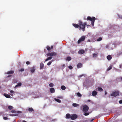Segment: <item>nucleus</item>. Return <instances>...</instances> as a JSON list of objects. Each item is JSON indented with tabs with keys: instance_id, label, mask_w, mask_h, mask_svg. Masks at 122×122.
I'll use <instances>...</instances> for the list:
<instances>
[{
	"instance_id": "c03bdc74",
	"label": "nucleus",
	"mask_w": 122,
	"mask_h": 122,
	"mask_svg": "<svg viewBox=\"0 0 122 122\" xmlns=\"http://www.w3.org/2000/svg\"><path fill=\"white\" fill-rule=\"evenodd\" d=\"M21 111H17V113H21Z\"/></svg>"
},
{
	"instance_id": "8fccbe9b",
	"label": "nucleus",
	"mask_w": 122,
	"mask_h": 122,
	"mask_svg": "<svg viewBox=\"0 0 122 122\" xmlns=\"http://www.w3.org/2000/svg\"><path fill=\"white\" fill-rule=\"evenodd\" d=\"M88 42H91V41L90 40H88Z\"/></svg>"
},
{
	"instance_id": "37998d69",
	"label": "nucleus",
	"mask_w": 122,
	"mask_h": 122,
	"mask_svg": "<svg viewBox=\"0 0 122 122\" xmlns=\"http://www.w3.org/2000/svg\"><path fill=\"white\" fill-rule=\"evenodd\" d=\"M119 103L120 104H122V100L119 101Z\"/></svg>"
},
{
	"instance_id": "de8ad7c7",
	"label": "nucleus",
	"mask_w": 122,
	"mask_h": 122,
	"mask_svg": "<svg viewBox=\"0 0 122 122\" xmlns=\"http://www.w3.org/2000/svg\"><path fill=\"white\" fill-rule=\"evenodd\" d=\"M53 48V46H51V49H52Z\"/></svg>"
},
{
	"instance_id": "13d9d810",
	"label": "nucleus",
	"mask_w": 122,
	"mask_h": 122,
	"mask_svg": "<svg viewBox=\"0 0 122 122\" xmlns=\"http://www.w3.org/2000/svg\"><path fill=\"white\" fill-rule=\"evenodd\" d=\"M121 80H122V77H121Z\"/></svg>"
},
{
	"instance_id": "2f4dec72",
	"label": "nucleus",
	"mask_w": 122,
	"mask_h": 122,
	"mask_svg": "<svg viewBox=\"0 0 122 122\" xmlns=\"http://www.w3.org/2000/svg\"><path fill=\"white\" fill-rule=\"evenodd\" d=\"M35 71V69L33 68H32L30 70V71L32 73L34 72Z\"/></svg>"
},
{
	"instance_id": "c9c22d12",
	"label": "nucleus",
	"mask_w": 122,
	"mask_h": 122,
	"mask_svg": "<svg viewBox=\"0 0 122 122\" xmlns=\"http://www.w3.org/2000/svg\"><path fill=\"white\" fill-rule=\"evenodd\" d=\"M89 114V112L85 113L84 115L85 116H87Z\"/></svg>"
},
{
	"instance_id": "052dcab7",
	"label": "nucleus",
	"mask_w": 122,
	"mask_h": 122,
	"mask_svg": "<svg viewBox=\"0 0 122 122\" xmlns=\"http://www.w3.org/2000/svg\"><path fill=\"white\" fill-rule=\"evenodd\" d=\"M13 114H12V115H13Z\"/></svg>"
},
{
	"instance_id": "f8f14e48",
	"label": "nucleus",
	"mask_w": 122,
	"mask_h": 122,
	"mask_svg": "<svg viewBox=\"0 0 122 122\" xmlns=\"http://www.w3.org/2000/svg\"><path fill=\"white\" fill-rule=\"evenodd\" d=\"M97 94V92L95 91H93L92 92V96H96Z\"/></svg>"
},
{
	"instance_id": "c756f323",
	"label": "nucleus",
	"mask_w": 122,
	"mask_h": 122,
	"mask_svg": "<svg viewBox=\"0 0 122 122\" xmlns=\"http://www.w3.org/2000/svg\"><path fill=\"white\" fill-rule=\"evenodd\" d=\"M13 107L11 106H8V108L9 110H11L12 109Z\"/></svg>"
},
{
	"instance_id": "a211bd4d",
	"label": "nucleus",
	"mask_w": 122,
	"mask_h": 122,
	"mask_svg": "<svg viewBox=\"0 0 122 122\" xmlns=\"http://www.w3.org/2000/svg\"><path fill=\"white\" fill-rule=\"evenodd\" d=\"M98 55V54L97 53H94L93 54V57H97Z\"/></svg>"
},
{
	"instance_id": "4468645a",
	"label": "nucleus",
	"mask_w": 122,
	"mask_h": 122,
	"mask_svg": "<svg viewBox=\"0 0 122 122\" xmlns=\"http://www.w3.org/2000/svg\"><path fill=\"white\" fill-rule=\"evenodd\" d=\"M44 64L42 63H41L40 65V68L41 69H42L44 67Z\"/></svg>"
},
{
	"instance_id": "4d7b16f0",
	"label": "nucleus",
	"mask_w": 122,
	"mask_h": 122,
	"mask_svg": "<svg viewBox=\"0 0 122 122\" xmlns=\"http://www.w3.org/2000/svg\"><path fill=\"white\" fill-rule=\"evenodd\" d=\"M93 119H92L91 120V121L92 122L93 121Z\"/></svg>"
},
{
	"instance_id": "f257e3e1",
	"label": "nucleus",
	"mask_w": 122,
	"mask_h": 122,
	"mask_svg": "<svg viewBox=\"0 0 122 122\" xmlns=\"http://www.w3.org/2000/svg\"><path fill=\"white\" fill-rule=\"evenodd\" d=\"M79 24L80 26V30H82L83 31H85V25H86V23L85 22L83 24L81 21L79 20Z\"/></svg>"
},
{
	"instance_id": "20e7f679",
	"label": "nucleus",
	"mask_w": 122,
	"mask_h": 122,
	"mask_svg": "<svg viewBox=\"0 0 122 122\" xmlns=\"http://www.w3.org/2000/svg\"><path fill=\"white\" fill-rule=\"evenodd\" d=\"M86 36H82L77 41V43L79 44L82 41H84L85 39Z\"/></svg>"
},
{
	"instance_id": "aec40b11",
	"label": "nucleus",
	"mask_w": 122,
	"mask_h": 122,
	"mask_svg": "<svg viewBox=\"0 0 122 122\" xmlns=\"http://www.w3.org/2000/svg\"><path fill=\"white\" fill-rule=\"evenodd\" d=\"M22 85L21 83V82H20L18 83L17 85H16L15 87H16L17 86H21Z\"/></svg>"
},
{
	"instance_id": "79ce46f5",
	"label": "nucleus",
	"mask_w": 122,
	"mask_h": 122,
	"mask_svg": "<svg viewBox=\"0 0 122 122\" xmlns=\"http://www.w3.org/2000/svg\"><path fill=\"white\" fill-rule=\"evenodd\" d=\"M10 92L11 93H13L14 92V91H13V90H11L10 91Z\"/></svg>"
},
{
	"instance_id": "dca6fc26",
	"label": "nucleus",
	"mask_w": 122,
	"mask_h": 122,
	"mask_svg": "<svg viewBox=\"0 0 122 122\" xmlns=\"http://www.w3.org/2000/svg\"><path fill=\"white\" fill-rule=\"evenodd\" d=\"M71 116V115L69 114L68 113L66 114V118L68 119L70 118Z\"/></svg>"
},
{
	"instance_id": "2eb2a0df",
	"label": "nucleus",
	"mask_w": 122,
	"mask_h": 122,
	"mask_svg": "<svg viewBox=\"0 0 122 122\" xmlns=\"http://www.w3.org/2000/svg\"><path fill=\"white\" fill-rule=\"evenodd\" d=\"M14 72L13 71H8L7 73V74H13Z\"/></svg>"
},
{
	"instance_id": "bf43d9fd",
	"label": "nucleus",
	"mask_w": 122,
	"mask_h": 122,
	"mask_svg": "<svg viewBox=\"0 0 122 122\" xmlns=\"http://www.w3.org/2000/svg\"><path fill=\"white\" fill-rule=\"evenodd\" d=\"M82 76V75H81V76H80V77H81Z\"/></svg>"
},
{
	"instance_id": "58836bf2",
	"label": "nucleus",
	"mask_w": 122,
	"mask_h": 122,
	"mask_svg": "<svg viewBox=\"0 0 122 122\" xmlns=\"http://www.w3.org/2000/svg\"><path fill=\"white\" fill-rule=\"evenodd\" d=\"M3 119L5 120H6L8 119V118L6 117H3Z\"/></svg>"
},
{
	"instance_id": "f3484780",
	"label": "nucleus",
	"mask_w": 122,
	"mask_h": 122,
	"mask_svg": "<svg viewBox=\"0 0 122 122\" xmlns=\"http://www.w3.org/2000/svg\"><path fill=\"white\" fill-rule=\"evenodd\" d=\"M107 58L108 60H110L112 58V57L110 55H109L107 56Z\"/></svg>"
},
{
	"instance_id": "3c124183",
	"label": "nucleus",
	"mask_w": 122,
	"mask_h": 122,
	"mask_svg": "<svg viewBox=\"0 0 122 122\" xmlns=\"http://www.w3.org/2000/svg\"><path fill=\"white\" fill-rule=\"evenodd\" d=\"M23 122H26V121H25V120H23Z\"/></svg>"
},
{
	"instance_id": "393cba45",
	"label": "nucleus",
	"mask_w": 122,
	"mask_h": 122,
	"mask_svg": "<svg viewBox=\"0 0 122 122\" xmlns=\"http://www.w3.org/2000/svg\"><path fill=\"white\" fill-rule=\"evenodd\" d=\"M52 58V57L50 56L48 58L45 60V61H46L48 60H51Z\"/></svg>"
},
{
	"instance_id": "f704fd0d",
	"label": "nucleus",
	"mask_w": 122,
	"mask_h": 122,
	"mask_svg": "<svg viewBox=\"0 0 122 122\" xmlns=\"http://www.w3.org/2000/svg\"><path fill=\"white\" fill-rule=\"evenodd\" d=\"M54 85L52 83H50L49 84V86L50 87H52Z\"/></svg>"
},
{
	"instance_id": "5701e85b",
	"label": "nucleus",
	"mask_w": 122,
	"mask_h": 122,
	"mask_svg": "<svg viewBox=\"0 0 122 122\" xmlns=\"http://www.w3.org/2000/svg\"><path fill=\"white\" fill-rule=\"evenodd\" d=\"M98 90L100 92H102L103 91V89L99 87H98Z\"/></svg>"
},
{
	"instance_id": "a878e982",
	"label": "nucleus",
	"mask_w": 122,
	"mask_h": 122,
	"mask_svg": "<svg viewBox=\"0 0 122 122\" xmlns=\"http://www.w3.org/2000/svg\"><path fill=\"white\" fill-rule=\"evenodd\" d=\"M61 89L63 90H64L66 89V87L63 85L61 86Z\"/></svg>"
},
{
	"instance_id": "09e8293b",
	"label": "nucleus",
	"mask_w": 122,
	"mask_h": 122,
	"mask_svg": "<svg viewBox=\"0 0 122 122\" xmlns=\"http://www.w3.org/2000/svg\"><path fill=\"white\" fill-rule=\"evenodd\" d=\"M11 76V75H9L7 76V77H10Z\"/></svg>"
},
{
	"instance_id": "bb28decb",
	"label": "nucleus",
	"mask_w": 122,
	"mask_h": 122,
	"mask_svg": "<svg viewBox=\"0 0 122 122\" xmlns=\"http://www.w3.org/2000/svg\"><path fill=\"white\" fill-rule=\"evenodd\" d=\"M77 96L79 97H81L82 96L81 94L79 92L77 93Z\"/></svg>"
},
{
	"instance_id": "1a4fd4ad",
	"label": "nucleus",
	"mask_w": 122,
	"mask_h": 122,
	"mask_svg": "<svg viewBox=\"0 0 122 122\" xmlns=\"http://www.w3.org/2000/svg\"><path fill=\"white\" fill-rule=\"evenodd\" d=\"M72 25L73 26H74L76 28H78L79 27V25L77 24H73Z\"/></svg>"
},
{
	"instance_id": "39448f33",
	"label": "nucleus",
	"mask_w": 122,
	"mask_h": 122,
	"mask_svg": "<svg viewBox=\"0 0 122 122\" xmlns=\"http://www.w3.org/2000/svg\"><path fill=\"white\" fill-rule=\"evenodd\" d=\"M57 55V53L54 52H52L51 53H48L46 54V55L48 56H51L52 57V56H55Z\"/></svg>"
},
{
	"instance_id": "864d4df0",
	"label": "nucleus",
	"mask_w": 122,
	"mask_h": 122,
	"mask_svg": "<svg viewBox=\"0 0 122 122\" xmlns=\"http://www.w3.org/2000/svg\"><path fill=\"white\" fill-rule=\"evenodd\" d=\"M86 25L87 26H90V25Z\"/></svg>"
},
{
	"instance_id": "4be33fe9",
	"label": "nucleus",
	"mask_w": 122,
	"mask_h": 122,
	"mask_svg": "<svg viewBox=\"0 0 122 122\" xmlns=\"http://www.w3.org/2000/svg\"><path fill=\"white\" fill-rule=\"evenodd\" d=\"M28 110L30 112H32L34 111V109L32 108H29L28 109Z\"/></svg>"
},
{
	"instance_id": "4c0bfd02",
	"label": "nucleus",
	"mask_w": 122,
	"mask_h": 122,
	"mask_svg": "<svg viewBox=\"0 0 122 122\" xmlns=\"http://www.w3.org/2000/svg\"><path fill=\"white\" fill-rule=\"evenodd\" d=\"M11 112L12 113H15L16 112V111L15 110H12L11 111Z\"/></svg>"
},
{
	"instance_id": "a19ab883",
	"label": "nucleus",
	"mask_w": 122,
	"mask_h": 122,
	"mask_svg": "<svg viewBox=\"0 0 122 122\" xmlns=\"http://www.w3.org/2000/svg\"><path fill=\"white\" fill-rule=\"evenodd\" d=\"M26 63L27 65H29L30 64V62L29 61H27L26 62Z\"/></svg>"
},
{
	"instance_id": "9b49d317",
	"label": "nucleus",
	"mask_w": 122,
	"mask_h": 122,
	"mask_svg": "<svg viewBox=\"0 0 122 122\" xmlns=\"http://www.w3.org/2000/svg\"><path fill=\"white\" fill-rule=\"evenodd\" d=\"M4 96L7 98H10V96L9 95L4 93Z\"/></svg>"
},
{
	"instance_id": "5fc2aeb1",
	"label": "nucleus",
	"mask_w": 122,
	"mask_h": 122,
	"mask_svg": "<svg viewBox=\"0 0 122 122\" xmlns=\"http://www.w3.org/2000/svg\"><path fill=\"white\" fill-rule=\"evenodd\" d=\"M107 93L106 92H105V95H106V94Z\"/></svg>"
},
{
	"instance_id": "6ab92c4d",
	"label": "nucleus",
	"mask_w": 122,
	"mask_h": 122,
	"mask_svg": "<svg viewBox=\"0 0 122 122\" xmlns=\"http://www.w3.org/2000/svg\"><path fill=\"white\" fill-rule=\"evenodd\" d=\"M54 99L57 102H59V103H61V100L58 99H56V98H54Z\"/></svg>"
},
{
	"instance_id": "49530a36",
	"label": "nucleus",
	"mask_w": 122,
	"mask_h": 122,
	"mask_svg": "<svg viewBox=\"0 0 122 122\" xmlns=\"http://www.w3.org/2000/svg\"><path fill=\"white\" fill-rule=\"evenodd\" d=\"M24 71V69H21L20 70V71Z\"/></svg>"
},
{
	"instance_id": "473e14b6",
	"label": "nucleus",
	"mask_w": 122,
	"mask_h": 122,
	"mask_svg": "<svg viewBox=\"0 0 122 122\" xmlns=\"http://www.w3.org/2000/svg\"><path fill=\"white\" fill-rule=\"evenodd\" d=\"M52 62V61H49L47 63V65L48 66L50 65L51 63Z\"/></svg>"
},
{
	"instance_id": "9d476101",
	"label": "nucleus",
	"mask_w": 122,
	"mask_h": 122,
	"mask_svg": "<svg viewBox=\"0 0 122 122\" xmlns=\"http://www.w3.org/2000/svg\"><path fill=\"white\" fill-rule=\"evenodd\" d=\"M82 65L81 63H79L77 65V67L78 68H81L82 67Z\"/></svg>"
},
{
	"instance_id": "412c9836",
	"label": "nucleus",
	"mask_w": 122,
	"mask_h": 122,
	"mask_svg": "<svg viewBox=\"0 0 122 122\" xmlns=\"http://www.w3.org/2000/svg\"><path fill=\"white\" fill-rule=\"evenodd\" d=\"M72 106L74 107H76L79 106V105L77 104L74 103L73 104Z\"/></svg>"
},
{
	"instance_id": "7c9ffc66",
	"label": "nucleus",
	"mask_w": 122,
	"mask_h": 122,
	"mask_svg": "<svg viewBox=\"0 0 122 122\" xmlns=\"http://www.w3.org/2000/svg\"><path fill=\"white\" fill-rule=\"evenodd\" d=\"M112 66H110L109 67H108L107 69V71H108L111 70L112 68Z\"/></svg>"
},
{
	"instance_id": "e433bc0d",
	"label": "nucleus",
	"mask_w": 122,
	"mask_h": 122,
	"mask_svg": "<svg viewBox=\"0 0 122 122\" xmlns=\"http://www.w3.org/2000/svg\"><path fill=\"white\" fill-rule=\"evenodd\" d=\"M68 67L69 69H70L71 70L72 69H73L72 67V66H69Z\"/></svg>"
},
{
	"instance_id": "0eeeda50",
	"label": "nucleus",
	"mask_w": 122,
	"mask_h": 122,
	"mask_svg": "<svg viewBox=\"0 0 122 122\" xmlns=\"http://www.w3.org/2000/svg\"><path fill=\"white\" fill-rule=\"evenodd\" d=\"M89 107L87 105H84L83 106V110L85 112H87L89 109Z\"/></svg>"
},
{
	"instance_id": "a18cd8bd",
	"label": "nucleus",
	"mask_w": 122,
	"mask_h": 122,
	"mask_svg": "<svg viewBox=\"0 0 122 122\" xmlns=\"http://www.w3.org/2000/svg\"><path fill=\"white\" fill-rule=\"evenodd\" d=\"M119 67L120 68H122V64H121L119 65Z\"/></svg>"
},
{
	"instance_id": "603ef678",
	"label": "nucleus",
	"mask_w": 122,
	"mask_h": 122,
	"mask_svg": "<svg viewBox=\"0 0 122 122\" xmlns=\"http://www.w3.org/2000/svg\"><path fill=\"white\" fill-rule=\"evenodd\" d=\"M65 66V64H63V66H63V67H64Z\"/></svg>"
},
{
	"instance_id": "b1692460",
	"label": "nucleus",
	"mask_w": 122,
	"mask_h": 122,
	"mask_svg": "<svg viewBox=\"0 0 122 122\" xmlns=\"http://www.w3.org/2000/svg\"><path fill=\"white\" fill-rule=\"evenodd\" d=\"M71 59V57H70L68 56L67 57L66 59V60H67L68 61H70Z\"/></svg>"
},
{
	"instance_id": "ddd939ff",
	"label": "nucleus",
	"mask_w": 122,
	"mask_h": 122,
	"mask_svg": "<svg viewBox=\"0 0 122 122\" xmlns=\"http://www.w3.org/2000/svg\"><path fill=\"white\" fill-rule=\"evenodd\" d=\"M50 91L52 93H53L55 92V90L53 88H51L50 89Z\"/></svg>"
},
{
	"instance_id": "f03ea898",
	"label": "nucleus",
	"mask_w": 122,
	"mask_h": 122,
	"mask_svg": "<svg viewBox=\"0 0 122 122\" xmlns=\"http://www.w3.org/2000/svg\"><path fill=\"white\" fill-rule=\"evenodd\" d=\"M96 19V18L95 17H93L92 18L89 16L87 17V20H89L91 21V24L92 26H94V22Z\"/></svg>"
},
{
	"instance_id": "ea45409f",
	"label": "nucleus",
	"mask_w": 122,
	"mask_h": 122,
	"mask_svg": "<svg viewBox=\"0 0 122 122\" xmlns=\"http://www.w3.org/2000/svg\"><path fill=\"white\" fill-rule=\"evenodd\" d=\"M118 16L119 18L121 19H122V16L119 15H118Z\"/></svg>"
},
{
	"instance_id": "72a5a7b5",
	"label": "nucleus",
	"mask_w": 122,
	"mask_h": 122,
	"mask_svg": "<svg viewBox=\"0 0 122 122\" xmlns=\"http://www.w3.org/2000/svg\"><path fill=\"white\" fill-rule=\"evenodd\" d=\"M102 40V38L101 37H99L98 39L97 40V41H100L101 40Z\"/></svg>"
},
{
	"instance_id": "cd10ccee",
	"label": "nucleus",
	"mask_w": 122,
	"mask_h": 122,
	"mask_svg": "<svg viewBox=\"0 0 122 122\" xmlns=\"http://www.w3.org/2000/svg\"><path fill=\"white\" fill-rule=\"evenodd\" d=\"M46 48L47 50L48 51H50L51 50V47H50L49 46H47L46 47Z\"/></svg>"
},
{
	"instance_id": "7ed1b4c3",
	"label": "nucleus",
	"mask_w": 122,
	"mask_h": 122,
	"mask_svg": "<svg viewBox=\"0 0 122 122\" xmlns=\"http://www.w3.org/2000/svg\"><path fill=\"white\" fill-rule=\"evenodd\" d=\"M119 92L118 91H115V92H113L111 94V96H113L116 97L119 95Z\"/></svg>"
},
{
	"instance_id": "423d86ee",
	"label": "nucleus",
	"mask_w": 122,
	"mask_h": 122,
	"mask_svg": "<svg viewBox=\"0 0 122 122\" xmlns=\"http://www.w3.org/2000/svg\"><path fill=\"white\" fill-rule=\"evenodd\" d=\"M77 117V115L76 114H73L70 117V118L72 120L76 119Z\"/></svg>"
},
{
	"instance_id": "6e6552de",
	"label": "nucleus",
	"mask_w": 122,
	"mask_h": 122,
	"mask_svg": "<svg viewBox=\"0 0 122 122\" xmlns=\"http://www.w3.org/2000/svg\"><path fill=\"white\" fill-rule=\"evenodd\" d=\"M85 51L83 50H80L78 51V53L79 54H81L84 53Z\"/></svg>"
},
{
	"instance_id": "6e6d98bb",
	"label": "nucleus",
	"mask_w": 122,
	"mask_h": 122,
	"mask_svg": "<svg viewBox=\"0 0 122 122\" xmlns=\"http://www.w3.org/2000/svg\"><path fill=\"white\" fill-rule=\"evenodd\" d=\"M11 95L12 96H13V94H11Z\"/></svg>"
},
{
	"instance_id": "c85d7f7f",
	"label": "nucleus",
	"mask_w": 122,
	"mask_h": 122,
	"mask_svg": "<svg viewBox=\"0 0 122 122\" xmlns=\"http://www.w3.org/2000/svg\"><path fill=\"white\" fill-rule=\"evenodd\" d=\"M17 81L18 80H17L15 79L13 80V82L14 83H16Z\"/></svg>"
}]
</instances>
